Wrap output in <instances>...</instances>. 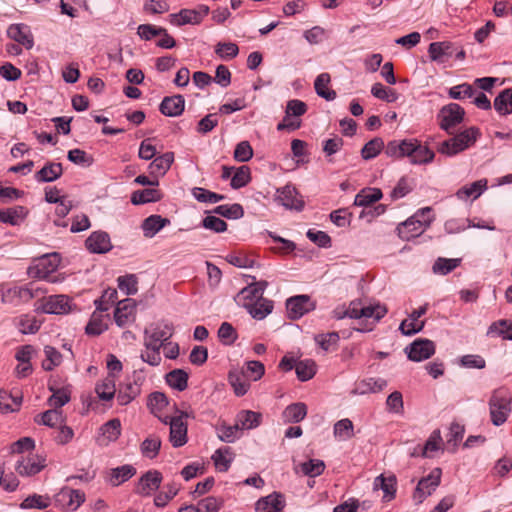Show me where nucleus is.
Wrapping results in <instances>:
<instances>
[{
    "label": "nucleus",
    "mask_w": 512,
    "mask_h": 512,
    "mask_svg": "<svg viewBox=\"0 0 512 512\" xmlns=\"http://www.w3.org/2000/svg\"><path fill=\"white\" fill-rule=\"evenodd\" d=\"M479 136L480 131L477 127H469L441 142L437 151L447 157H453L472 146Z\"/></svg>",
    "instance_id": "obj_1"
},
{
    "label": "nucleus",
    "mask_w": 512,
    "mask_h": 512,
    "mask_svg": "<svg viewBox=\"0 0 512 512\" xmlns=\"http://www.w3.org/2000/svg\"><path fill=\"white\" fill-rule=\"evenodd\" d=\"M511 393L506 388L495 389L489 400L491 422L495 426L504 424L511 412Z\"/></svg>",
    "instance_id": "obj_2"
},
{
    "label": "nucleus",
    "mask_w": 512,
    "mask_h": 512,
    "mask_svg": "<svg viewBox=\"0 0 512 512\" xmlns=\"http://www.w3.org/2000/svg\"><path fill=\"white\" fill-rule=\"evenodd\" d=\"M60 258L57 253L46 254L28 268V275L31 278L44 279L50 283L57 282L56 277L52 276L59 266Z\"/></svg>",
    "instance_id": "obj_3"
},
{
    "label": "nucleus",
    "mask_w": 512,
    "mask_h": 512,
    "mask_svg": "<svg viewBox=\"0 0 512 512\" xmlns=\"http://www.w3.org/2000/svg\"><path fill=\"white\" fill-rule=\"evenodd\" d=\"M173 327L168 323H153L144 330V346L160 348L172 337Z\"/></svg>",
    "instance_id": "obj_4"
},
{
    "label": "nucleus",
    "mask_w": 512,
    "mask_h": 512,
    "mask_svg": "<svg viewBox=\"0 0 512 512\" xmlns=\"http://www.w3.org/2000/svg\"><path fill=\"white\" fill-rule=\"evenodd\" d=\"M465 110L457 103H449L443 106L438 115L439 126L448 134H453V129L463 122Z\"/></svg>",
    "instance_id": "obj_5"
},
{
    "label": "nucleus",
    "mask_w": 512,
    "mask_h": 512,
    "mask_svg": "<svg viewBox=\"0 0 512 512\" xmlns=\"http://www.w3.org/2000/svg\"><path fill=\"white\" fill-rule=\"evenodd\" d=\"M70 310V298L62 294L43 297L35 303V311L45 314H66Z\"/></svg>",
    "instance_id": "obj_6"
},
{
    "label": "nucleus",
    "mask_w": 512,
    "mask_h": 512,
    "mask_svg": "<svg viewBox=\"0 0 512 512\" xmlns=\"http://www.w3.org/2000/svg\"><path fill=\"white\" fill-rule=\"evenodd\" d=\"M442 470L434 468L428 476L419 480L414 492L413 500L416 504H421L425 498L432 494L433 491L440 485Z\"/></svg>",
    "instance_id": "obj_7"
},
{
    "label": "nucleus",
    "mask_w": 512,
    "mask_h": 512,
    "mask_svg": "<svg viewBox=\"0 0 512 512\" xmlns=\"http://www.w3.org/2000/svg\"><path fill=\"white\" fill-rule=\"evenodd\" d=\"M275 201L286 209L295 210L297 212L302 211L305 205L302 196L292 184H287L284 187L278 188L276 190Z\"/></svg>",
    "instance_id": "obj_8"
},
{
    "label": "nucleus",
    "mask_w": 512,
    "mask_h": 512,
    "mask_svg": "<svg viewBox=\"0 0 512 512\" xmlns=\"http://www.w3.org/2000/svg\"><path fill=\"white\" fill-rule=\"evenodd\" d=\"M409 360L421 362L429 359L435 353V344L432 340L418 338L405 348Z\"/></svg>",
    "instance_id": "obj_9"
},
{
    "label": "nucleus",
    "mask_w": 512,
    "mask_h": 512,
    "mask_svg": "<svg viewBox=\"0 0 512 512\" xmlns=\"http://www.w3.org/2000/svg\"><path fill=\"white\" fill-rule=\"evenodd\" d=\"M421 213H415L406 221L397 226L398 236L405 241H410L413 238L420 236L426 228H428V221L418 220Z\"/></svg>",
    "instance_id": "obj_10"
},
{
    "label": "nucleus",
    "mask_w": 512,
    "mask_h": 512,
    "mask_svg": "<svg viewBox=\"0 0 512 512\" xmlns=\"http://www.w3.org/2000/svg\"><path fill=\"white\" fill-rule=\"evenodd\" d=\"M286 309L288 317L292 320H296L314 310L315 303L308 295H297L287 299Z\"/></svg>",
    "instance_id": "obj_11"
},
{
    "label": "nucleus",
    "mask_w": 512,
    "mask_h": 512,
    "mask_svg": "<svg viewBox=\"0 0 512 512\" xmlns=\"http://www.w3.org/2000/svg\"><path fill=\"white\" fill-rule=\"evenodd\" d=\"M406 157L410 159L411 164L421 165L432 162L435 153L417 139H409Z\"/></svg>",
    "instance_id": "obj_12"
},
{
    "label": "nucleus",
    "mask_w": 512,
    "mask_h": 512,
    "mask_svg": "<svg viewBox=\"0 0 512 512\" xmlns=\"http://www.w3.org/2000/svg\"><path fill=\"white\" fill-rule=\"evenodd\" d=\"M162 480L161 472L158 470H149L140 477L135 488V493L141 496H150L160 487Z\"/></svg>",
    "instance_id": "obj_13"
},
{
    "label": "nucleus",
    "mask_w": 512,
    "mask_h": 512,
    "mask_svg": "<svg viewBox=\"0 0 512 512\" xmlns=\"http://www.w3.org/2000/svg\"><path fill=\"white\" fill-rule=\"evenodd\" d=\"M10 39L30 50L34 46V38L31 29L23 23L11 24L7 29Z\"/></svg>",
    "instance_id": "obj_14"
},
{
    "label": "nucleus",
    "mask_w": 512,
    "mask_h": 512,
    "mask_svg": "<svg viewBox=\"0 0 512 512\" xmlns=\"http://www.w3.org/2000/svg\"><path fill=\"white\" fill-rule=\"evenodd\" d=\"M85 245L87 249L95 254H104L112 249L110 236L104 231H95L86 239Z\"/></svg>",
    "instance_id": "obj_15"
},
{
    "label": "nucleus",
    "mask_w": 512,
    "mask_h": 512,
    "mask_svg": "<svg viewBox=\"0 0 512 512\" xmlns=\"http://www.w3.org/2000/svg\"><path fill=\"white\" fill-rule=\"evenodd\" d=\"M135 301L131 298H126L118 302L114 312V320L119 327H125L135 319Z\"/></svg>",
    "instance_id": "obj_16"
},
{
    "label": "nucleus",
    "mask_w": 512,
    "mask_h": 512,
    "mask_svg": "<svg viewBox=\"0 0 512 512\" xmlns=\"http://www.w3.org/2000/svg\"><path fill=\"white\" fill-rule=\"evenodd\" d=\"M285 508V498L280 492H273L265 497H261L255 503L256 512H283Z\"/></svg>",
    "instance_id": "obj_17"
},
{
    "label": "nucleus",
    "mask_w": 512,
    "mask_h": 512,
    "mask_svg": "<svg viewBox=\"0 0 512 512\" xmlns=\"http://www.w3.org/2000/svg\"><path fill=\"white\" fill-rule=\"evenodd\" d=\"M383 194L379 188H364L354 199V205L363 207L359 218H365L367 211L372 207V204L379 201Z\"/></svg>",
    "instance_id": "obj_18"
},
{
    "label": "nucleus",
    "mask_w": 512,
    "mask_h": 512,
    "mask_svg": "<svg viewBox=\"0 0 512 512\" xmlns=\"http://www.w3.org/2000/svg\"><path fill=\"white\" fill-rule=\"evenodd\" d=\"M56 501L74 511L85 501V494L81 490L64 487L56 495Z\"/></svg>",
    "instance_id": "obj_19"
},
{
    "label": "nucleus",
    "mask_w": 512,
    "mask_h": 512,
    "mask_svg": "<svg viewBox=\"0 0 512 512\" xmlns=\"http://www.w3.org/2000/svg\"><path fill=\"white\" fill-rule=\"evenodd\" d=\"M455 43L450 41L432 42L428 47V54L433 62L443 63L457 50Z\"/></svg>",
    "instance_id": "obj_20"
},
{
    "label": "nucleus",
    "mask_w": 512,
    "mask_h": 512,
    "mask_svg": "<svg viewBox=\"0 0 512 512\" xmlns=\"http://www.w3.org/2000/svg\"><path fill=\"white\" fill-rule=\"evenodd\" d=\"M170 433L169 441L174 448L184 446L188 441V425L180 418H171L169 420Z\"/></svg>",
    "instance_id": "obj_21"
},
{
    "label": "nucleus",
    "mask_w": 512,
    "mask_h": 512,
    "mask_svg": "<svg viewBox=\"0 0 512 512\" xmlns=\"http://www.w3.org/2000/svg\"><path fill=\"white\" fill-rule=\"evenodd\" d=\"M185 109V99L182 95L166 96L162 99L159 110L167 117H178Z\"/></svg>",
    "instance_id": "obj_22"
},
{
    "label": "nucleus",
    "mask_w": 512,
    "mask_h": 512,
    "mask_svg": "<svg viewBox=\"0 0 512 512\" xmlns=\"http://www.w3.org/2000/svg\"><path fill=\"white\" fill-rule=\"evenodd\" d=\"M45 466V458L37 455L19 460L15 470L21 476H32L38 474Z\"/></svg>",
    "instance_id": "obj_23"
},
{
    "label": "nucleus",
    "mask_w": 512,
    "mask_h": 512,
    "mask_svg": "<svg viewBox=\"0 0 512 512\" xmlns=\"http://www.w3.org/2000/svg\"><path fill=\"white\" fill-rule=\"evenodd\" d=\"M37 289L34 288L33 284H29L25 287H13L9 288L2 293L3 303H12L18 299L21 301H29L33 298H37Z\"/></svg>",
    "instance_id": "obj_24"
},
{
    "label": "nucleus",
    "mask_w": 512,
    "mask_h": 512,
    "mask_svg": "<svg viewBox=\"0 0 512 512\" xmlns=\"http://www.w3.org/2000/svg\"><path fill=\"white\" fill-rule=\"evenodd\" d=\"M62 174V164L49 161L35 173L34 178L39 183H49L59 179Z\"/></svg>",
    "instance_id": "obj_25"
},
{
    "label": "nucleus",
    "mask_w": 512,
    "mask_h": 512,
    "mask_svg": "<svg viewBox=\"0 0 512 512\" xmlns=\"http://www.w3.org/2000/svg\"><path fill=\"white\" fill-rule=\"evenodd\" d=\"M136 472V468L130 464L112 468L109 471L107 482L117 487L132 478Z\"/></svg>",
    "instance_id": "obj_26"
},
{
    "label": "nucleus",
    "mask_w": 512,
    "mask_h": 512,
    "mask_svg": "<svg viewBox=\"0 0 512 512\" xmlns=\"http://www.w3.org/2000/svg\"><path fill=\"white\" fill-rule=\"evenodd\" d=\"M397 478L395 475L384 476L383 474L377 476L374 480V488L381 489L384 493L383 500L391 501L396 496Z\"/></svg>",
    "instance_id": "obj_27"
},
{
    "label": "nucleus",
    "mask_w": 512,
    "mask_h": 512,
    "mask_svg": "<svg viewBox=\"0 0 512 512\" xmlns=\"http://www.w3.org/2000/svg\"><path fill=\"white\" fill-rule=\"evenodd\" d=\"M243 306L248 310L249 314L257 320L264 319L273 310V301L261 297L253 303H243Z\"/></svg>",
    "instance_id": "obj_28"
},
{
    "label": "nucleus",
    "mask_w": 512,
    "mask_h": 512,
    "mask_svg": "<svg viewBox=\"0 0 512 512\" xmlns=\"http://www.w3.org/2000/svg\"><path fill=\"white\" fill-rule=\"evenodd\" d=\"M170 224V220L168 218H163L160 215H150L146 219H144L141 228L143 230L144 236L147 238L154 237L162 228L166 225Z\"/></svg>",
    "instance_id": "obj_29"
},
{
    "label": "nucleus",
    "mask_w": 512,
    "mask_h": 512,
    "mask_svg": "<svg viewBox=\"0 0 512 512\" xmlns=\"http://www.w3.org/2000/svg\"><path fill=\"white\" fill-rule=\"evenodd\" d=\"M245 378L243 369H233L228 373V381L236 396H244L248 392L250 383Z\"/></svg>",
    "instance_id": "obj_30"
},
{
    "label": "nucleus",
    "mask_w": 512,
    "mask_h": 512,
    "mask_svg": "<svg viewBox=\"0 0 512 512\" xmlns=\"http://www.w3.org/2000/svg\"><path fill=\"white\" fill-rule=\"evenodd\" d=\"M174 162V153L166 152L156 158L149 164V171L151 175H165L166 172L170 169L172 163Z\"/></svg>",
    "instance_id": "obj_31"
},
{
    "label": "nucleus",
    "mask_w": 512,
    "mask_h": 512,
    "mask_svg": "<svg viewBox=\"0 0 512 512\" xmlns=\"http://www.w3.org/2000/svg\"><path fill=\"white\" fill-rule=\"evenodd\" d=\"M163 195L160 190L156 188H145L136 190L131 195V203L133 205H142L151 202H157L162 199Z\"/></svg>",
    "instance_id": "obj_32"
},
{
    "label": "nucleus",
    "mask_w": 512,
    "mask_h": 512,
    "mask_svg": "<svg viewBox=\"0 0 512 512\" xmlns=\"http://www.w3.org/2000/svg\"><path fill=\"white\" fill-rule=\"evenodd\" d=\"M268 286V282L261 280L258 282H253L246 287H244L239 293L238 298L243 300L257 301L261 297H263V293Z\"/></svg>",
    "instance_id": "obj_33"
},
{
    "label": "nucleus",
    "mask_w": 512,
    "mask_h": 512,
    "mask_svg": "<svg viewBox=\"0 0 512 512\" xmlns=\"http://www.w3.org/2000/svg\"><path fill=\"white\" fill-rule=\"evenodd\" d=\"M306 415L307 405L303 402L288 405L282 413V417L287 423H298L302 421Z\"/></svg>",
    "instance_id": "obj_34"
},
{
    "label": "nucleus",
    "mask_w": 512,
    "mask_h": 512,
    "mask_svg": "<svg viewBox=\"0 0 512 512\" xmlns=\"http://www.w3.org/2000/svg\"><path fill=\"white\" fill-rule=\"evenodd\" d=\"M34 422L38 425H45L51 428L63 424L64 418L62 411L58 409H49L34 417Z\"/></svg>",
    "instance_id": "obj_35"
},
{
    "label": "nucleus",
    "mask_w": 512,
    "mask_h": 512,
    "mask_svg": "<svg viewBox=\"0 0 512 512\" xmlns=\"http://www.w3.org/2000/svg\"><path fill=\"white\" fill-rule=\"evenodd\" d=\"M27 214L28 210L24 206L0 210V222L16 226L25 219Z\"/></svg>",
    "instance_id": "obj_36"
},
{
    "label": "nucleus",
    "mask_w": 512,
    "mask_h": 512,
    "mask_svg": "<svg viewBox=\"0 0 512 512\" xmlns=\"http://www.w3.org/2000/svg\"><path fill=\"white\" fill-rule=\"evenodd\" d=\"M22 399V395H13L5 390H0V412L10 413L19 410Z\"/></svg>",
    "instance_id": "obj_37"
},
{
    "label": "nucleus",
    "mask_w": 512,
    "mask_h": 512,
    "mask_svg": "<svg viewBox=\"0 0 512 512\" xmlns=\"http://www.w3.org/2000/svg\"><path fill=\"white\" fill-rule=\"evenodd\" d=\"M95 392L97 393L98 397L103 401H109L111 400L115 393H116V387H115V375L114 374H108L101 383L97 384L95 387Z\"/></svg>",
    "instance_id": "obj_38"
},
{
    "label": "nucleus",
    "mask_w": 512,
    "mask_h": 512,
    "mask_svg": "<svg viewBox=\"0 0 512 512\" xmlns=\"http://www.w3.org/2000/svg\"><path fill=\"white\" fill-rule=\"evenodd\" d=\"M331 81L330 75L326 72L319 74L314 82V88L318 96L324 98L327 101L334 100L336 98V92L329 90L328 85Z\"/></svg>",
    "instance_id": "obj_39"
},
{
    "label": "nucleus",
    "mask_w": 512,
    "mask_h": 512,
    "mask_svg": "<svg viewBox=\"0 0 512 512\" xmlns=\"http://www.w3.org/2000/svg\"><path fill=\"white\" fill-rule=\"evenodd\" d=\"M188 373L182 369H174L166 374L167 384L178 391H184L188 386Z\"/></svg>",
    "instance_id": "obj_40"
},
{
    "label": "nucleus",
    "mask_w": 512,
    "mask_h": 512,
    "mask_svg": "<svg viewBox=\"0 0 512 512\" xmlns=\"http://www.w3.org/2000/svg\"><path fill=\"white\" fill-rule=\"evenodd\" d=\"M170 23L175 26H183L186 24H200L194 9H181L178 13L169 15Z\"/></svg>",
    "instance_id": "obj_41"
},
{
    "label": "nucleus",
    "mask_w": 512,
    "mask_h": 512,
    "mask_svg": "<svg viewBox=\"0 0 512 512\" xmlns=\"http://www.w3.org/2000/svg\"><path fill=\"white\" fill-rule=\"evenodd\" d=\"M139 394L140 386L136 382H129L120 386L117 401L120 405L124 406L133 401Z\"/></svg>",
    "instance_id": "obj_42"
},
{
    "label": "nucleus",
    "mask_w": 512,
    "mask_h": 512,
    "mask_svg": "<svg viewBox=\"0 0 512 512\" xmlns=\"http://www.w3.org/2000/svg\"><path fill=\"white\" fill-rule=\"evenodd\" d=\"M260 421L261 414L250 410L241 411L236 418V423L239 424L241 431L256 428Z\"/></svg>",
    "instance_id": "obj_43"
},
{
    "label": "nucleus",
    "mask_w": 512,
    "mask_h": 512,
    "mask_svg": "<svg viewBox=\"0 0 512 512\" xmlns=\"http://www.w3.org/2000/svg\"><path fill=\"white\" fill-rule=\"evenodd\" d=\"M487 188V180L475 181L469 186H464L457 191V197L466 200L469 197L478 198Z\"/></svg>",
    "instance_id": "obj_44"
},
{
    "label": "nucleus",
    "mask_w": 512,
    "mask_h": 512,
    "mask_svg": "<svg viewBox=\"0 0 512 512\" xmlns=\"http://www.w3.org/2000/svg\"><path fill=\"white\" fill-rule=\"evenodd\" d=\"M295 372L300 381H308L316 374V363L311 359L298 361L295 365Z\"/></svg>",
    "instance_id": "obj_45"
},
{
    "label": "nucleus",
    "mask_w": 512,
    "mask_h": 512,
    "mask_svg": "<svg viewBox=\"0 0 512 512\" xmlns=\"http://www.w3.org/2000/svg\"><path fill=\"white\" fill-rule=\"evenodd\" d=\"M512 100V89L507 88L501 91L494 99V109L502 116H506L512 113V109L509 108V103Z\"/></svg>",
    "instance_id": "obj_46"
},
{
    "label": "nucleus",
    "mask_w": 512,
    "mask_h": 512,
    "mask_svg": "<svg viewBox=\"0 0 512 512\" xmlns=\"http://www.w3.org/2000/svg\"><path fill=\"white\" fill-rule=\"evenodd\" d=\"M214 214L220 215L227 219H240L244 216V209L242 205L234 203L231 205L224 204L215 207L212 211Z\"/></svg>",
    "instance_id": "obj_47"
},
{
    "label": "nucleus",
    "mask_w": 512,
    "mask_h": 512,
    "mask_svg": "<svg viewBox=\"0 0 512 512\" xmlns=\"http://www.w3.org/2000/svg\"><path fill=\"white\" fill-rule=\"evenodd\" d=\"M17 327L22 334H35L41 327V322L35 316L21 315L17 321Z\"/></svg>",
    "instance_id": "obj_48"
},
{
    "label": "nucleus",
    "mask_w": 512,
    "mask_h": 512,
    "mask_svg": "<svg viewBox=\"0 0 512 512\" xmlns=\"http://www.w3.org/2000/svg\"><path fill=\"white\" fill-rule=\"evenodd\" d=\"M52 395L48 399V404L54 409H59L70 401V392L66 388H54L49 385Z\"/></svg>",
    "instance_id": "obj_49"
},
{
    "label": "nucleus",
    "mask_w": 512,
    "mask_h": 512,
    "mask_svg": "<svg viewBox=\"0 0 512 512\" xmlns=\"http://www.w3.org/2000/svg\"><path fill=\"white\" fill-rule=\"evenodd\" d=\"M103 439L108 442L116 441L121 434V422L114 418L103 424L100 428Z\"/></svg>",
    "instance_id": "obj_50"
},
{
    "label": "nucleus",
    "mask_w": 512,
    "mask_h": 512,
    "mask_svg": "<svg viewBox=\"0 0 512 512\" xmlns=\"http://www.w3.org/2000/svg\"><path fill=\"white\" fill-rule=\"evenodd\" d=\"M192 196L201 203H217L225 199V196L207 190L202 187H194L191 189Z\"/></svg>",
    "instance_id": "obj_51"
},
{
    "label": "nucleus",
    "mask_w": 512,
    "mask_h": 512,
    "mask_svg": "<svg viewBox=\"0 0 512 512\" xmlns=\"http://www.w3.org/2000/svg\"><path fill=\"white\" fill-rule=\"evenodd\" d=\"M218 438L222 442L233 443L236 439L239 438V434L241 432L239 428V424L235 423L234 425H226L225 423L221 424L216 428Z\"/></svg>",
    "instance_id": "obj_52"
},
{
    "label": "nucleus",
    "mask_w": 512,
    "mask_h": 512,
    "mask_svg": "<svg viewBox=\"0 0 512 512\" xmlns=\"http://www.w3.org/2000/svg\"><path fill=\"white\" fill-rule=\"evenodd\" d=\"M384 148V141L380 137H375L368 141L361 149V156L364 160H370L380 154Z\"/></svg>",
    "instance_id": "obj_53"
},
{
    "label": "nucleus",
    "mask_w": 512,
    "mask_h": 512,
    "mask_svg": "<svg viewBox=\"0 0 512 512\" xmlns=\"http://www.w3.org/2000/svg\"><path fill=\"white\" fill-rule=\"evenodd\" d=\"M45 360L42 362V368L45 371H52L62 362V355L54 347L46 345L44 347Z\"/></svg>",
    "instance_id": "obj_54"
},
{
    "label": "nucleus",
    "mask_w": 512,
    "mask_h": 512,
    "mask_svg": "<svg viewBox=\"0 0 512 512\" xmlns=\"http://www.w3.org/2000/svg\"><path fill=\"white\" fill-rule=\"evenodd\" d=\"M141 453L149 458H155L161 448V439L158 436L151 435L147 437L141 444Z\"/></svg>",
    "instance_id": "obj_55"
},
{
    "label": "nucleus",
    "mask_w": 512,
    "mask_h": 512,
    "mask_svg": "<svg viewBox=\"0 0 512 512\" xmlns=\"http://www.w3.org/2000/svg\"><path fill=\"white\" fill-rule=\"evenodd\" d=\"M409 139L401 141L392 140L387 143L385 153L389 157L402 158L406 157Z\"/></svg>",
    "instance_id": "obj_56"
},
{
    "label": "nucleus",
    "mask_w": 512,
    "mask_h": 512,
    "mask_svg": "<svg viewBox=\"0 0 512 512\" xmlns=\"http://www.w3.org/2000/svg\"><path fill=\"white\" fill-rule=\"evenodd\" d=\"M50 505L48 496L33 494L28 496L20 504L21 509H45Z\"/></svg>",
    "instance_id": "obj_57"
},
{
    "label": "nucleus",
    "mask_w": 512,
    "mask_h": 512,
    "mask_svg": "<svg viewBox=\"0 0 512 512\" xmlns=\"http://www.w3.org/2000/svg\"><path fill=\"white\" fill-rule=\"evenodd\" d=\"M334 436L345 441L353 437V423L348 418L341 419L334 424Z\"/></svg>",
    "instance_id": "obj_58"
},
{
    "label": "nucleus",
    "mask_w": 512,
    "mask_h": 512,
    "mask_svg": "<svg viewBox=\"0 0 512 512\" xmlns=\"http://www.w3.org/2000/svg\"><path fill=\"white\" fill-rule=\"evenodd\" d=\"M218 338L223 345L230 346L238 338L237 331L229 322H223L218 329Z\"/></svg>",
    "instance_id": "obj_59"
},
{
    "label": "nucleus",
    "mask_w": 512,
    "mask_h": 512,
    "mask_svg": "<svg viewBox=\"0 0 512 512\" xmlns=\"http://www.w3.org/2000/svg\"><path fill=\"white\" fill-rule=\"evenodd\" d=\"M251 181L250 168L248 166H240L236 169L231 178V187L233 189H240L246 186Z\"/></svg>",
    "instance_id": "obj_60"
},
{
    "label": "nucleus",
    "mask_w": 512,
    "mask_h": 512,
    "mask_svg": "<svg viewBox=\"0 0 512 512\" xmlns=\"http://www.w3.org/2000/svg\"><path fill=\"white\" fill-rule=\"evenodd\" d=\"M215 53L223 60H231L237 57L239 48L237 44L232 42H219L215 46Z\"/></svg>",
    "instance_id": "obj_61"
},
{
    "label": "nucleus",
    "mask_w": 512,
    "mask_h": 512,
    "mask_svg": "<svg viewBox=\"0 0 512 512\" xmlns=\"http://www.w3.org/2000/svg\"><path fill=\"white\" fill-rule=\"evenodd\" d=\"M119 289L127 296L134 295L138 291V281L134 274L120 276L117 279Z\"/></svg>",
    "instance_id": "obj_62"
},
{
    "label": "nucleus",
    "mask_w": 512,
    "mask_h": 512,
    "mask_svg": "<svg viewBox=\"0 0 512 512\" xmlns=\"http://www.w3.org/2000/svg\"><path fill=\"white\" fill-rule=\"evenodd\" d=\"M387 308L385 305L380 303L370 304L368 306H362L360 309V315L364 318H373L376 322L382 319L386 313Z\"/></svg>",
    "instance_id": "obj_63"
},
{
    "label": "nucleus",
    "mask_w": 512,
    "mask_h": 512,
    "mask_svg": "<svg viewBox=\"0 0 512 512\" xmlns=\"http://www.w3.org/2000/svg\"><path fill=\"white\" fill-rule=\"evenodd\" d=\"M371 94L386 102H395L398 99V94L395 90L383 86L381 83L373 84L371 88Z\"/></svg>",
    "instance_id": "obj_64"
}]
</instances>
